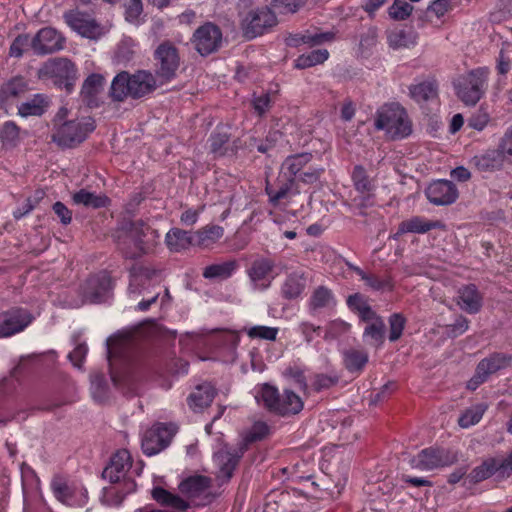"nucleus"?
<instances>
[{"instance_id":"obj_1","label":"nucleus","mask_w":512,"mask_h":512,"mask_svg":"<svg viewBox=\"0 0 512 512\" xmlns=\"http://www.w3.org/2000/svg\"><path fill=\"white\" fill-rule=\"evenodd\" d=\"M179 490L186 499L175 495L162 487H154L152 498L161 505L177 511H185L190 505L204 506L211 502L210 480L205 476H192L179 484Z\"/></svg>"},{"instance_id":"obj_2","label":"nucleus","mask_w":512,"mask_h":512,"mask_svg":"<svg viewBox=\"0 0 512 512\" xmlns=\"http://www.w3.org/2000/svg\"><path fill=\"white\" fill-rule=\"evenodd\" d=\"M310 153H300L287 157L282 163L277 186L266 185V193L269 201L274 207L284 209L292 203L295 196L299 194L296 186V179L311 162Z\"/></svg>"},{"instance_id":"obj_3","label":"nucleus","mask_w":512,"mask_h":512,"mask_svg":"<svg viewBox=\"0 0 512 512\" xmlns=\"http://www.w3.org/2000/svg\"><path fill=\"white\" fill-rule=\"evenodd\" d=\"M489 74L487 67H478L457 77L453 85L460 101L466 106H475L486 93Z\"/></svg>"},{"instance_id":"obj_4","label":"nucleus","mask_w":512,"mask_h":512,"mask_svg":"<svg viewBox=\"0 0 512 512\" xmlns=\"http://www.w3.org/2000/svg\"><path fill=\"white\" fill-rule=\"evenodd\" d=\"M375 126L377 129L385 130L392 138L407 137L412 131L411 121L405 109L394 103L378 110Z\"/></svg>"},{"instance_id":"obj_5","label":"nucleus","mask_w":512,"mask_h":512,"mask_svg":"<svg viewBox=\"0 0 512 512\" xmlns=\"http://www.w3.org/2000/svg\"><path fill=\"white\" fill-rule=\"evenodd\" d=\"M107 353L112 381L118 385L132 365L128 339L115 335L107 340Z\"/></svg>"},{"instance_id":"obj_6","label":"nucleus","mask_w":512,"mask_h":512,"mask_svg":"<svg viewBox=\"0 0 512 512\" xmlns=\"http://www.w3.org/2000/svg\"><path fill=\"white\" fill-rule=\"evenodd\" d=\"M149 227L141 222L130 223L119 236V245L126 258L136 259L148 253L151 246L147 239Z\"/></svg>"},{"instance_id":"obj_7","label":"nucleus","mask_w":512,"mask_h":512,"mask_svg":"<svg viewBox=\"0 0 512 512\" xmlns=\"http://www.w3.org/2000/svg\"><path fill=\"white\" fill-rule=\"evenodd\" d=\"M38 76L41 79H51L56 85L69 91L77 79V69L70 60L56 58L45 62L39 69Z\"/></svg>"},{"instance_id":"obj_8","label":"nucleus","mask_w":512,"mask_h":512,"mask_svg":"<svg viewBox=\"0 0 512 512\" xmlns=\"http://www.w3.org/2000/svg\"><path fill=\"white\" fill-rule=\"evenodd\" d=\"M94 128L90 118L67 121L57 128L53 140L61 147H74L84 141Z\"/></svg>"},{"instance_id":"obj_9","label":"nucleus","mask_w":512,"mask_h":512,"mask_svg":"<svg viewBox=\"0 0 512 512\" xmlns=\"http://www.w3.org/2000/svg\"><path fill=\"white\" fill-rule=\"evenodd\" d=\"M476 165L482 170L501 168L504 162L512 163V126L499 139L497 149L475 157Z\"/></svg>"},{"instance_id":"obj_10","label":"nucleus","mask_w":512,"mask_h":512,"mask_svg":"<svg viewBox=\"0 0 512 512\" xmlns=\"http://www.w3.org/2000/svg\"><path fill=\"white\" fill-rule=\"evenodd\" d=\"M174 434L175 429L172 425L161 423L153 425L142 435L141 445L143 452L148 456L161 452L169 445Z\"/></svg>"},{"instance_id":"obj_11","label":"nucleus","mask_w":512,"mask_h":512,"mask_svg":"<svg viewBox=\"0 0 512 512\" xmlns=\"http://www.w3.org/2000/svg\"><path fill=\"white\" fill-rule=\"evenodd\" d=\"M454 461L455 456L448 451L431 447L423 449L416 456L412 457L409 460V464L413 469L430 471L451 465Z\"/></svg>"},{"instance_id":"obj_12","label":"nucleus","mask_w":512,"mask_h":512,"mask_svg":"<svg viewBox=\"0 0 512 512\" xmlns=\"http://www.w3.org/2000/svg\"><path fill=\"white\" fill-rule=\"evenodd\" d=\"M157 76L163 83L175 77L179 67V55L176 48L168 43H162L155 51Z\"/></svg>"},{"instance_id":"obj_13","label":"nucleus","mask_w":512,"mask_h":512,"mask_svg":"<svg viewBox=\"0 0 512 512\" xmlns=\"http://www.w3.org/2000/svg\"><path fill=\"white\" fill-rule=\"evenodd\" d=\"M276 23L275 13L270 8L264 7L250 11L242 20V27L248 38H255Z\"/></svg>"},{"instance_id":"obj_14","label":"nucleus","mask_w":512,"mask_h":512,"mask_svg":"<svg viewBox=\"0 0 512 512\" xmlns=\"http://www.w3.org/2000/svg\"><path fill=\"white\" fill-rule=\"evenodd\" d=\"M244 453V447L223 446L214 453V464L217 468V478L221 482L228 481L235 470L239 459Z\"/></svg>"},{"instance_id":"obj_15","label":"nucleus","mask_w":512,"mask_h":512,"mask_svg":"<svg viewBox=\"0 0 512 512\" xmlns=\"http://www.w3.org/2000/svg\"><path fill=\"white\" fill-rule=\"evenodd\" d=\"M51 488L55 497L67 506L82 507L88 501L87 490L83 486H68L60 477L52 480Z\"/></svg>"},{"instance_id":"obj_16","label":"nucleus","mask_w":512,"mask_h":512,"mask_svg":"<svg viewBox=\"0 0 512 512\" xmlns=\"http://www.w3.org/2000/svg\"><path fill=\"white\" fill-rule=\"evenodd\" d=\"M511 363V357L504 354H494L483 359L476 368L474 376L467 382V388L470 390L477 389L484 383L489 375L508 367Z\"/></svg>"},{"instance_id":"obj_17","label":"nucleus","mask_w":512,"mask_h":512,"mask_svg":"<svg viewBox=\"0 0 512 512\" xmlns=\"http://www.w3.org/2000/svg\"><path fill=\"white\" fill-rule=\"evenodd\" d=\"M64 18L69 27L82 37L98 39L105 33L104 28L88 14L70 11L65 13Z\"/></svg>"},{"instance_id":"obj_18","label":"nucleus","mask_w":512,"mask_h":512,"mask_svg":"<svg viewBox=\"0 0 512 512\" xmlns=\"http://www.w3.org/2000/svg\"><path fill=\"white\" fill-rule=\"evenodd\" d=\"M32 322V316L24 309H10L0 313V338L22 332Z\"/></svg>"},{"instance_id":"obj_19","label":"nucleus","mask_w":512,"mask_h":512,"mask_svg":"<svg viewBox=\"0 0 512 512\" xmlns=\"http://www.w3.org/2000/svg\"><path fill=\"white\" fill-rule=\"evenodd\" d=\"M221 41L222 33L220 29L212 23H206L199 27L195 31L192 39L195 49L201 55H208L216 51Z\"/></svg>"},{"instance_id":"obj_20","label":"nucleus","mask_w":512,"mask_h":512,"mask_svg":"<svg viewBox=\"0 0 512 512\" xmlns=\"http://www.w3.org/2000/svg\"><path fill=\"white\" fill-rule=\"evenodd\" d=\"M112 288V281L107 272H101L91 276L82 287L84 298L91 303L106 301L109 291Z\"/></svg>"},{"instance_id":"obj_21","label":"nucleus","mask_w":512,"mask_h":512,"mask_svg":"<svg viewBox=\"0 0 512 512\" xmlns=\"http://www.w3.org/2000/svg\"><path fill=\"white\" fill-rule=\"evenodd\" d=\"M64 38L54 28L45 27L32 38L31 48L35 54L44 55L63 48Z\"/></svg>"},{"instance_id":"obj_22","label":"nucleus","mask_w":512,"mask_h":512,"mask_svg":"<svg viewBox=\"0 0 512 512\" xmlns=\"http://www.w3.org/2000/svg\"><path fill=\"white\" fill-rule=\"evenodd\" d=\"M248 276L254 289H267L276 276L273 261L267 258L254 260L248 270Z\"/></svg>"},{"instance_id":"obj_23","label":"nucleus","mask_w":512,"mask_h":512,"mask_svg":"<svg viewBox=\"0 0 512 512\" xmlns=\"http://www.w3.org/2000/svg\"><path fill=\"white\" fill-rule=\"evenodd\" d=\"M426 196L435 205H448L457 199L458 192L451 181L437 180L428 186Z\"/></svg>"},{"instance_id":"obj_24","label":"nucleus","mask_w":512,"mask_h":512,"mask_svg":"<svg viewBox=\"0 0 512 512\" xmlns=\"http://www.w3.org/2000/svg\"><path fill=\"white\" fill-rule=\"evenodd\" d=\"M158 271L154 268L136 264L130 271V282L128 287V295L136 298L142 294L143 289L150 280L157 275Z\"/></svg>"},{"instance_id":"obj_25","label":"nucleus","mask_w":512,"mask_h":512,"mask_svg":"<svg viewBox=\"0 0 512 512\" xmlns=\"http://www.w3.org/2000/svg\"><path fill=\"white\" fill-rule=\"evenodd\" d=\"M131 467V455L126 449L117 451L111 458L110 464L105 468L104 477L110 482H118Z\"/></svg>"},{"instance_id":"obj_26","label":"nucleus","mask_w":512,"mask_h":512,"mask_svg":"<svg viewBox=\"0 0 512 512\" xmlns=\"http://www.w3.org/2000/svg\"><path fill=\"white\" fill-rule=\"evenodd\" d=\"M157 81L155 77L147 71H138L129 75L130 96L137 98L155 89Z\"/></svg>"},{"instance_id":"obj_27","label":"nucleus","mask_w":512,"mask_h":512,"mask_svg":"<svg viewBox=\"0 0 512 512\" xmlns=\"http://www.w3.org/2000/svg\"><path fill=\"white\" fill-rule=\"evenodd\" d=\"M215 393V389L210 383L200 384L189 395L188 405L195 412L202 411L211 404Z\"/></svg>"},{"instance_id":"obj_28","label":"nucleus","mask_w":512,"mask_h":512,"mask_svg":"<svg viewBox=\"0 0 512 512\" xmlns=\"http://www.w3.org/2000/svg\"><path fill=\"white\" fill-rule=\"evenodd\" d=\"M165 242L170 251L180 252L194 246V233L172 228L167 232Z\"/></svg>"},{"instance_id":"obj_29","label":"nucleus","mask_w":512,"mask_h":512,"mask_svg":"<svg viewBox=\"0 0 512 512\" xmlns=\"http://www.w3.org/2000/svg\"><path fill=\"white\" fill-rule=\"evenodd\" d=\"M439 222L428 221L423 217L415 216L400 223L395 238L405 233L423 234L437 228Z\"/></svg>"},{"instance_id":"obj_30","label":"nucleus","mask_w":512,"mask_h":512,"mask_svg":"<svg viewBox=\"0 0 512 512\" xmlns=\"http://www.w3.org/2000/svg\"><path fill=\"white\" fill-rule=\"evenodd\" d=\"M49 98L44 94H36L18 107L22 117L41 116L49 107Z\"/></svg>"},{"instance_id":"obj_31","label":"nucleus","mask_w":512,"mask_h":512,"mask_svg":"<svg viewBox=\"0 0 512 512\" xmlns=\"http://www.w3.org/2000/svg\"><path fill=\"white\" fill-rule=\"evenodd\" d=\"M458 305L468 313L479 311L482 298L474 285H468L459 291Z\"/></svg>"},{"instance_id":"obj_32","label":"nucleus","mask_w":512,"mask_h":512,"mask_svg":"<svg viewBox=\"0 0 512 512\" xmlns=\"http://www.w3.org/2000/svg\"><path fill=\"white\" fill-rule=\"evenodd\" d=\"M224 234V229L219 225L206 226L194 232V246L208 248L215 244Z\"/></svg>"},{"instance_id":"obj_33","label":"nucleus","mask_w":512,"mask_h":512,"mask_svg":"<svg viewBox=\"0 0 512 512\" xmlns=\"http://www.w3.org/2000/svg\"><path fill=\"white\" fill-rule=\"evenodd\" d=\"M72 200L76 205H83L94 209L106 207L109 203V199L104 194H95L86 189L75 192Z\"/></svg>"},{"instance_id":"obj_34","label":"nucleus","mask_w":512,"mask_h":512,"mask_svg":"<svg viewBox=\"0 0 512 512\" xmlns=\"http://www.w3.org/2000/svg\"><path fill=\"white\" fill-rule=\"evenodd\" d=\"M277 412L282 415L286 414H296L300 412L303 408L302 399L295 394L293 391L285 390L282 395H280L279 402L277 404Z\"/></svg>"},{"instance_id":"obj_35","label":"nucleus","mask_w":512,"mask_h":512,"mask_svg":"<svg viewBox=\"0 0 512 512\" xmlns=\"http://www.w3.org/2000/svg\"><path fill=\"white\" fill-rule=\"evenodd\" d=\"M385 339V323L383 320H376L366 325L363 331V340L373 347H380Z\"/></svg>"},{"instance_id":"obj_36","label":"nucleus","mask_w":512,"mask_h":512,"mask_svg":"<svg viewBox=\"0 0 512 512\" xmlns=\"http://www.w3.org/2000/svg\"><path fill=\"white\" fill-rule=\"evenodd\" d=\"M486 409L487 405L484 403H477L468 407L461 413L458 419L459 426L467 429L476 425L482 419Z\"/></svg>"},{"instance_id":"obj_37","label":"nucleus","mask_w":512,"mask_h":512,"mask_svg":"<svg viewBox=\"0 0 512 512\" xmlns=\"http://www.w3.org/2000/svg\"><path fill=\"white\" fill-rule=\"evenodd\" d=\"M409 93L413 100L421 103L436 97L437 87L434 81L427 80L411 85Z\"/></svg>"},{"instance_id":"obj_38","label":"nucleus","mask_w":512,"mask_h":512,"mask_svg":"<svg viewBox=\"0 0 512 512\" xmlns=\"http://www.w3.org/2000/svg\"><path fill=\"white\" fill-rule=\"evenodd\" d=\"M28 89L27 82L22 77H15L5 83L0 89V104H4L10 98L18 97Z\"/></svg>"},{"instance_id":"obj_39","label":"nucleus","mask_w":512,"mask_h":512,"mask_svg":"<svg viewBox=\"0 0 512 512\" xmlns=\"http://www.w3.org/2000/svg\"><path fill=\"white\" fill-rule=\"evenodd\" d=\"M235 261H227L207 266L203 271L206 279H226L229 278L236 270Z\"/></svg>"},{"instance_id":"obj_40","label":"nucleus","mask_w":512,"mask_h":512,"mask_svg":"<svg viewBox=\"0 0 512 512\" xmlns=\"http://www.w3.org/2000/svg\"><path fill=\"white\" fill-rule=\"evenodd\" d=\"M279 398L280 395L277 388L268 384L263 385L257 390L255 395V399L259 404H263L267 409L273 412H277Z\"/></svg>"},{"instance_id":"obj_41","label":"nucleus","mask_w":512,"mask_h":512,"mask_svg":"<svg viewBox=\"0 0 512 512\" xmlns=\"http://www.w3.org/2000/svg\"><path fill=\"white\" fill-rule=\"evenodd\" d=\"M335 305V298L332 292L326 287L320 286L313 292L309 306L311 310L331 308Z\"/></svg>"},{"instance_id":"obj_42","label":"nucleus","mask_w":512,"mask_h":512,"mask_svg":"<svg viewBox=\"0 0 512 512\" xmlns=\"http://www.w3.org/2000/svg\"><path fill=\"white\" fill-rule=\"evenodd\" d=\"M103 80V77L99 74H92L85 80L81 94L88 105L94 104V98L103 88Z\"/></svg>"},{"instance_id":"obj_43","label":"nucleus","mask_w":512,"mask_h":512,"mask_svg":"<svg viewBox=\"0 0 512 512\" xmlns=\"http://www.w3.org/2000/svg\"><path fill=\"white\" fill-rule=\"evenodd\" d=\"M329 57L326 49L313 50L307 54L300 55L295 60V67L299 69L309 68L318 64H322Z\"/></svg>"},{"instance_id":"obj_44","label":"nucleus","mask_w":512,"mask_h":512,"mask_svg":"<svg viewBox=\"0 0 512 512\" xmlns=\"http://www.w3.org/2000/svg\"><path fill=\"white\" fill-rule=\"evenodd\" d=\"M111 96L118 101L130 96L129 74L127 72L119 73L113 79L111 84Z\"/></svg>"},{"instance_id":"obj_45","label":"nucleus","mask_w":512,"mask_h":512,"mask_svg":"<svg viewBox=\"0 0 512 512\" xmlns=\"http://www.w3.org/2000/svg\"><path fill=\"white\" fill-rule=\"evenodd\" d=\"M368 361V356L365 352L350 349L344 352V363L349 371L361 370Z\"/></svg>"},{"instance_id":"obj_46","label":"nucleus","mask_w":512,"mask_h":512,"mask_svg":"<svg viewBox=\"0 0 512 512\" xmlns=\"http://www.w3.org/2000/svg\"><path fill=\"white\" fill-rule=\"evenodd\" d=\"M352 180H353L355 189L359 193L366 195L367 197L370 196L371 192L373 191L374 186H373L372 182L368 179L366 172L362 167H360V166L355 167V169L352 173Z\"/></svg>"},{"instance_id":"obj_47","label":"nucleus","mask_w":512,"mask_h":512,"mask_svg":"<svg viewBox=\"0 0 512 512\" xmlns=\"http://www.w3.org/2000/svg\"><path fill=\"white\" fill-rule=\"evenodd\" d=\"M304 286L305 281L301 275L291 274L283 286V294L287 298H296L302 293Z\"/></svg>"},{"instance_id":"obj_48","label":"nucleus","mask_w":512,"mask_h":512,"mask_svg":"<svg viewBox=\"0 0 512 512\" xmlns=\"http://www.w3.org/2000/svg\"><path fill=\"white\" fill-rule=\"evenodd\" d=\"M413 10L411 4L405 0H395L389 8V16L394 20H404L408 18Z\"/></svg>"},{"instance_id":"obj_49","label":"nucleus","mask_w":512,"mask_h":512,"mask_svg":"<svg viewBox=\"0 0 512 512\" xmlns=\"http://www.w3.org/2000/svg\"><path fill=\"white\" fill-rule=\"evenodd\" d=\"M304 0H272V7L280 14L295 13Z\"/></svg>"},{"instance_id":"obj_50","label":"nucleus","mask_w":512,"mask_h":512,"mask_svg":"<svg viewBox=\"0 0 512 512\" xmlns=\"http://www.w3.org/2000/svg\"><path fill=\"white\" fill-rule=\"evenodd\" d=\"M250 338H261L266 340H275L278 329L268 326H253L246 330Z\"/></svg>"},{"instance_id":"obj_51","label":"nucleus","mask_w":512,"mask_h":512,"mask_svg":"<svg viewBox=\"0 0 512 512\" xmlns=\"http://www.w3.org/2000/svg\"><path fill=\"white\" fill-rule=\"evenodd\" d=\"M350 330V324L347 322L336 319L331 321L326 327L325 338L334 339L347 333Z\"/></svg>"},{"instance_id":"obj_52","label":"nucleus","mask_w":512,"mask_h":512,"mask_svg":"<svg viewBox=\"0 0 512 512\" xmlns=\"http://www.w3.org/2000/svg\"><path fill=\"white\" fill-rule=\"evenodd\" d=\"M91 393L95 401L103 402L106 398V386L101 375L91 376Z\"/></svg>"},{"instance_id":"obj_53","label":"nucleus","mask_w":512,"mask_h":512,"mask_svg":"<svg viewBox=\"0 0 512 512\" xmlns=\"http://www.w3.org/2000/svg\"><path fill=\"white\" fill-rule=\"evenodd\" d=\"M32 39L27 35H19L10 46V56L21 57L31 47Z\"/></svg>"},{"instance_id":"obj_54","label":"nucleus","mask_w":512,"mask_h":512,"mask_svg":"<svg viewBox=\"0 0 512 512\" xmlns=\"http://www.w3.org/2000/svg\"><path fill=\"white\" fill-rule=\"evenodd\" d=\"M390 324V334L389 340L396 341L398 340L403 332L405 326V319L401 314H393L389 319Z\"/></svg>"},{"instance_id":"obj_55","label":"nucleus","mask_w":512,"mask_h":512,"mask_svg":"<svg viewBox=\"0 0 512 512\" xmlns=\"http://www.w3.org/2000/svg\"><path fill=\"white\" fill-rule=\"evenodd\" d=\"M142 11L141 0H130L125 11L126 20L132 24H139Z\"/></svg>"},{"instance_id":"obj_56","label":"nucleus","mask_w":512,"mask_h":512,"mask_svg":"<svg viewBox=\"0 0 512 512\" xmlns=\"http://www.w3.org/2000/svg\"><path fill=\"white\" fill-rule=\"evenodd\" d=\"M136 47L135 41L130 37H124L118 45L117 58L120 61L129 60Z\"/></svg>"},{"instance_id":"obj_57","label":"nucleus","mask_w":512,"mask_h":512,"mask_svg":"<svg viewBox=\"0 0 512 512\" xmlns=\"http://www.w3.org/2000/svg\"><path fill=\"white\" fill-rule=\"evenodd\" d=\"M366 285L375 291H390L394 286L391 277H379L376 275H371Z\"/></svg>"},{"instance_id":"obj_58","label":"nucleus","mask_w":512,"mask_h":512,"mask_svg":"<svg viewBox=\"0 0 512 512\" xmlns=\"http://www.w3.org/2000/svg\"><path fill=\"white\" fill-rule=\"evenodd\" d=\"M88 353V347L85 343H80L75 346L72 352L68 354V359L72 365L78 369L82 367V363Z\"/></svg>"},{"instance_id":"obj_59","label":"nucleus","mask_w":512,"mask_h":512,"mask_svg":"<svg viewBox=\"0 0 512 512\" xmlns=\"http://www.w3.org/2000/svg\"><path fill=\"white\" fill-rule=\"evenodd\" d=\"M323 172L322 168L308 166L296 179V182H302L304 184L316 183Z\"/></svg>"},{"instance_id":"obj_60","label":"nucleus","mask_w":512,"mask_h":512,"mask_svg":"<svg viewBox=\"0 0 512 512\" xmlns=\"http://www.w3.org/2000/svg\"><path fill=\"white\" fill-rule=\"evenodd\" d=\"M18 127L12 122H6L0 131V138L5 144H13L18 138Z\"/></svg>"},{"instance_id":"obj_61","label":"nucleus","mask_w":512,"mask_h":512,"mask_svg":"<svg viewBox=\"0 0 512 512\" xmlns=\"http://www.w3.org/2000/svg\"><path fill=\"white\" fill-rule=\"evenodd\" d=\"M389 45L393 48L408 47L411 41L403 30H395L388 35Z\"/></svg>"},{"instance_id":"obj_62","label":"nucleus","mask_w":512,"mask_h":512,"mask_svg":"<svg viewBox=\"0 0 512 512\" xmlns=\"http://www.w3.org/2000/svg\"><path fill=\"white\" fill-rule=\"evenodd\" d=\"M320 326H315L309 322H302L298 326V332L303 335L307 342H310L314 339L315 336L320 334Z\"/></svg>"},{"instance_id":"obj_63","label":"nucleus","mask_w":512,"mask_h":512,"mask_svg":"<svg viewBox=\"0 0 512 512\" xmlns=\"http://www.w3.org/2000/svg\"><path fill=\"white\" fill-rule=\"evenodd\" d=\"M271 99L268 93L255 97L253 100V107L258 114H263L269 108Z\"/></svg>"},{"instance_id":"obj_64","label":"nucleus","mask_w":512,"mask_h":512,"mask_svg":"<svg viewBox=\"0 0 512 512\" xmlns=\"http://www.w3.org/2000/svg\"><path fill=\"white\" fill-rule=\"evenodd\" d=\"M267 433L268 426L264 422H256L249 432V441L262 439Z\"/></svg>"}]
</instances>
